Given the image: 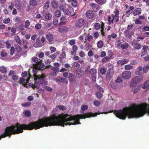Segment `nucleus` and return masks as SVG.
<instances>
[{"label":"nucleus","mask_w":149,"mask_h":149,"mask_svg":"<svg viewBox=\"0 0 149 149\" xmlns=\"http://www.w3.org/2000/svg\"><path fill=\"white\" fill-rule=\"evenodd\" d=\"M84 73V71L81 70H77L76 72V74L78 78L81 77Z\"/></svg>","instance_id":"obj_22"},{"label":"nucleus","mask_w":149,"mask_h":149,"mask_svg":"<svg viewBox=\"0 0 149 149\" xmlns=\"http://www.w3.org/2000/svg\"><path fill=\"white\" fill-rule=\"evenodd\" d=\"M90 72L92 76L96 75V74L97 73V71L96 69L92 68Z\"/></svg>","instance_id":"obj_38"},{"label":"nucleus","mask_w":149,"mask_h":149,"mask_svg":"<svg viewBox=\"0 0 149 149\" xmlns=\"http://www.w3.org/2000/svg\"><path fill=\"white\" fill-rule=\"evenodd\" d=\"M143 73L145 74L147 73L149 69V65H147L144 66L143 68Z\"/></svg>","instance_id":"obj_28"},{"label":"nucleus","mask_w":149,"mask_h":149,"mask_svg":"<svg viewBox=\"0 0 149 149\" xmlns=\"http://www.w3.org/2000/svg\"><path fill=\"white\" fill-rule=\"evenodd\" d=\"M31 77H33L30 74L29 75V77L26 79L24 78L21 77L19 79V81L18 82L19 83L21 84H23L24 87H26V84L29 81Z\"/></svg>","instance_id":"obj_6"},{"label":"nucleus","mask_w":149,"mask_h":149,"mask_svg":"<svg viewBox=\"0 0 149 149\" xmlns=\"http://www.w3.org/2000/svg\"><path fill=\"white\" fill-rule=\"evenodd\" d=\"M14 46L16 52L18 53H21L22 51V48L20 46L17 44H14Z\"/></svg>","instance_id":"obj_21"},{"label":"nucleus","mask_w":149,"mask_h":149,"mask_svg":"<svg viewBox=\"0 0 149 149\" xmlns=\"http://www.w3.org/2000/svg\"><path fill=\"white\" fill-rule=\"evenodd\" d=\"M54 14L57 17H59L61 15V13L59 10H56Z\"/></svg>","instance_id":"obj_42"},{"label":"nucleus","mask_w":149,"mask_h":149,"mask_svg":"<svg viewBox=\"0 0 149 149\" xmlns=\"http://www.w3.org/2000/svg\"><path fill=\"white\" fill-rule=\"evenodd\" d=\"M32 60L35 63V66L37 65V64L39 63V62L40 61L38 58L36 57L32 58Z\"/></svg>","instance_id":"obj_37"},{"label":"nucleus","mask_w":149,"mask_h":149,"mask_svg":"<svg viewBox=\"0 0 149 149\" xmlns=\"http://www.w3.org/2000/svg\"><path fill=\"white\" fill-rule=\"evenodd\" d=\"M103 42L101 40L98 41L97 43V47L99 48H102L103 47Z\"/></svg>","instance_id":"obj_30"},{"label":"nucleus","mask_w":149,"mask_h":149,"mask_svg":"<svg viewBox=\"0 0 149 149\" xmlns=\"http://www.w3.org/2000/svg\"><path fill=\"white\" fill-rule=\"evenodd\" d=\"M114 74V70L113 68H109L107 72L106 75V77L107 80H110Z\"/></svg>","instance_id":"obj_7"},{"label":"nucleus","mask_w":149,"mask_h":149,"mask_svg":"<svg viewBox=\"0 0 149 149\" xmlns=\"http://www.w3.org/2000/svg\"><path fill=\"white\" fill-rule=\"evenodd\" d=\"M63 12L64 13L67 15H71V12L67 9L65 10Z\"/></svg>","instance_id":"obj_58"},{"label":"nucleus","mask_w":149,"mask_h":149,"mask_svg":"<svg viewBox=\"0 0 149 149\" xmlns=\"http://www.w3.org/2000/svg\"><path fill=\"white\" fill-rule=\"evenodd\" d=\"M129 61V60L127 59H123L119 60L118 62V63H119L121 65H123L127 63Z\"/></svg>","instance_id":"obj_27"},{"label":"nucleus","mask_w":149,"mask_h":149,"mask_svg":"<svg viewBox=\"0 0 149 149\" xmlns=\"http://www.w3.org/2000/svg\"><path fill=\"white\" fill-rule=\"evenodd\" d=\"M142 70H143V67L141 66L137 68V70L135 72V73L138 75H141L142 73L141 72Z\"/></svg>","instance_id":"obj_26"},{"label":"nucleus","mask_w":149,"mask_h":149,"mask_svg":"<svg viewBox=\"0 0 149 149\" xmlns=\"http://www.w3.org/2000/svg\"><path fill=\"white\" fill-rule=\"evenodd\" d=\"M39 60L40 61L39 62V63L37 64L35 67L38 69H43L45 68V65L43 63H42V60L40 59Z\"/></svg>","instance_id":"obj_16"},{"label":"nucleus","mask_w":149,"mask_h":149,"mask_svg":"<svg viewBox=\"0 0 149 149\" xmlns=\"http://www.w3.org/2000/svg\"><path fill=\"white\" fill-rule=\"evenodd\" d=\"M68 79L70 82H72L75 80L76 77L73 74L70 73L69 74Z\"/></svg>","instance_id":"obj_23"},{"label":"nucleus","mask_w":149,"mask_h":149,"mask_svg":"<svg viewBox=\"0 0 149 149\" xmlns=\"http://www.w3.org/2000/svg\"><path fill=\"white\" fill-rule=\"evenodd\" d=\"M10 19L9 18L4 19L3 21V22L5 24H8L10 22Z\"/></svg>","instance_id":"obj_63"},{"label":"nucleus","mask_w":149,"mask_h":149,"mask_svg":"<svg viewBox=\"0 0 149 149\" xmlns=\"http://www.w3.org/2000/svg\"><path fill=\"white\" fill-rule=\"evenodd\" d=\"M35 83L34 84H32L30 83V84L29 86H31L32 88L35 89V88H39L40 84L39 81H38V80H35L34 79Z\"/></svg>","instance_id":"obj_12"},{"label":"nucleus","mask_w":149,"mask_h":149,"mask_svg":"<svg viewBox=\"0 0 149 149\" xmlns=\"http://www.w3.org/2000/svg\"><path fill=\"white\" fill-rule=\"evenodd\" d=\"M13 20L15 22L21 23L22 22V20L20 19V17H15L13 19Z\"/></svg>","instance_id":"obj_43"},{"label":"nucleus","mask_w":149,"mask_h":149,"mask_svg":"<svg viewBox=\"0 0 149 149\" xmlns=\"http://www.w3.org/2000/svg\"><path fill=\"white\" fill-rule=\"evenodd\" d=\"M46 38L49 43V44L53 43L54 42V36L52 34L48 33L46 34Z\"/></svg>","instance_id":"obj_13"},{"label":"nucleus","mask_w":149,"mask_h":149,"mask_svg":"<svg viewBox=\"0 0 149 149\" xmlns=\"http://www.w3.org/2000/svg\"><path fill=\"white\" fill-rule=\"evenodd\" d=\"M12 76V79L14 81H16L18 80V76L15 74V72L13 70H10L8 74V76Z\"/></svg>","instance_id":"obj_11"},{"label":"nucleus","mask_w":149,"mask_h":149,"mask_svg":"<svg viewBox=\"0 0 149 149\" xmlns=\"http://www.w3.org/2000/svg\"><path fill=\"white\" fill-rule=\"evenodd\" d=\"M141 13V10L140 8L136 9L133 11V15L135 16L137 15H140Z\"/></svg>","instance_id":"obj_20"},{"label":"nucleus","mask_w":149,"mask_h":149,"mask_svg":"<svg viewBox=\"0 0 149 149\" xmlns=\"http://www.w3.org/2000/svg\"><path fill=\"white\" fill-rule=\"evenodd\" d=\"M33 45L36 48L42 46V44L39 38H38L36 39V42L33 43Z\"/></svg>","instance_id":"obj_15"},{"label":"nucleus","mask_w":149,"mask_h":149,"mask_svg":"<svg viewBox=\"0 0 149 149\" xmlns=\"http://www.w3.org/2000/svg\"><path fill=\"white\" fill-rule=\"evenodd\" d=\"M85 20L83 18L79 19L75 24V26L78 28H81L84 24Z\"/></svg>","instance_id":"obj_9"},{"label":"nucleus","mask_w":149,"mask_h":149,"mask_svg":"<svg viewBox=\"0 0 149 149\" xmlns=\"http://www.w3.org/2000/svg\"><path fill=\"white\" fill-rule=\"evenodd\" d=\"M115 82L116 83H122L123 82L122 80L121 77H118L117 79L115 80Z\"/></svg>","instance_id":"obj_59"},{"label":"nucleus","mask_w":149,"mask_h":149,"mask_svg":"<svg viewBox=\"0 0 149 149\" xmlns=\"http://www.w3.org/2000/svg\"><path fill=\"white\" fill-rule=\"evenodd\" d=\"M94 105L96 106H99L100 104V102L97 100H95L93 102Z\"/></svg>","instance_id":"obj_50"},{"label":"nucleus","mask_w":149,"mask_h":149,"mask_svg":"<svg viewBox=\"0 0 149 149\" xmlns=\"http://www.w3.org/2000/svg\"><path fill=\"white\" fill-rule=\"evenodd\" d=\"M66 56V53L65 51L62 52V54L60 56V61H62V59L65 58Z\"/></svg>","instance_id":"obj_40"},{"label":"nucleus","mask_w":149,"mask_h":149,"mask_svg":"<svg viewBox=\"0 0 149 149\" xmlns=\"http://www.w3.org/2000/svg\"><path fill=\"white\" fill-rule=\"evenodd\" d=\"M45 17L46 20H49L52 19V15L51 14L48 13L45 15Z\"/></svg>","instance_id":"obj_36"},{"label":"nucleus","mask_w":149,"mask_h":149,"mask_svg":"<svg viewBox=\"0 0 149 149\" xmlns=\"http://www.w3.org/2000/svg\"><path fill=\"white\" fill-rule=\"evenodd\" d=\"M35 27L36 29L39 30L42 27V24H40L38 23L35 25Z\"/></svg>","instance_id":"obj_56"},{"label":"nucleus","mask_w":149,"mask_h":149,"mask_svg":"<svg viewBox=\"0 0 149 149\" xmlns=\"http://www.w3.org/2000/svg\"><path fill=\"white\" fill-rule=\"evenodd\" d=\"M0 71L2 73L6 74L7 72V70L5 67L2 66L0 67Z\"/></svg>","instance_id":"obj_29"},{"label":"nucleus","mask_w":149,"mask_h":149,"mask_svg":"<svg viewBox=\"0 0 149 149\" xmlns=\"http://www.w3.org/2000/svg\"><path fill=\"white\" fill-rule=\"evenodd\" d=\"M113 111V110H111L108 112L102 113H84L83 115L77 114L73 116L63 113L56 116L55 114H54L53 115V126L58 125L64 127L65 125L67 126L80 124L79 122V119H80L94 117L99 114H107L108 113H112Z\"/></svg>","instance_id":"obj_1"},{"label":"nucleus","mask_w":149,"mask_h":149,"mask_svg":"<svg viewBox=\"0 0 149 149\" xmlns=\"http://www.w3.org/2000/svg\"><path fill=\"white\" fill-rule=\"evenodd\" d=\"M14 3L13 2H11L10 3V4L8 6V8L10 10H12L14 8Z\"/></svg>","instance_id":"obj_57"},{"label":"nucleus","mask_w":149,"mask_h":149,"mask_svg":"<svg viewBox=\"0 0 149 149\" xmlns=\"http://www.w3.org/2000/svg\"><path fill=\"white\" fill-rule=\"evenodd\" d=\"M33 76L34 77L35 80H38L40 84L42 86H45L47 84V82L45 80V76L44 74H42V75H37L36 73H34Z\"/></svg>","instance_id":"obj_4"},{"label":"nucleus","mask_w":149,"mask_h":149,"mask_svg":"<svg viewBox=\"0 0 149 149\" xmlns=\"http://www.w3.org/2000/svg\"><path fill=\"white\" fill-rule=\"evenodd\" d=\"M69 44L71 45H73L75 44V40L72 39L69 41Z\"/></svg>","instance_id":"obj_60"},{"label":"nucleus","mask_w":149,"mask_h":149,"mask_svg":"<svg viewBox=\"0 0 149 149\" xmlns=\"http://www.w3.org/2000/svg\"><path fill=\"white\" fill-rule=\"evenodd\" d=\"M148 47L147 46H144L141 50V56H143L146 54L147 52V49Z\"/></svg>","instance_id":"obj_25"},{"label":"nucleus","mask_w":149,"mask_h":149,"mask_svg":"<svg viewBox=\"0 0 149 149\" xmlns=\"http://www.w3.org/2000/svg\"><path fill=\"white\" fill-rule=\"evenodd\" d=\"M131 76V73L130 71H126L123 72L122 74V78L125 79H130Z\"/></svg>","instance_id":"obj_8"},{"label":"nucleus","mask_w":149,"mask_h":149,"mask_svg":"<svg viewBox=\"0 0 149 149\" xmlns=\"http://www.w3.org/2000/svg\"><path fill=\"white\" fill-rule=\"evenodd\" d=\"M71 65L72 67L71 68H79L80 66V64L77 62H74L72 63Z\"/></svg>","instance_id":"obj_35"},{"label":"nucleus","mask_w":149,"mask_h":149,"mask_svg":"<svg viewBox=\"0 0 149 149\" xmlns=\"http://www.w3.org/2000/svg\"><path fill=\"white\" fill-rule=\"evenodd\" d=\"M53 24L55 25L56 26L57 25V24L58 23V20L56 18H54L53 19Z\"/></svg>","instance_id":"obj_64"},{"label":"nucleus","mask_w":149,"mask_h":149,"mask_svg":"<svg viewBox=\"0 0 149 149\" xmlns=\"http://www.w3.org/2000/svg\"><path fill=\"white\" fill-rule=\"evenodd\" d=\"M146 113L149 114V104L146 103L139 105L133 104L130 107L118 110V118L123 120L125 119L127 116L129 118H137Z\"/></svg>","instance_id":"obj_2"},{"label":"nucleus","mask_w":149,"mask_h":149,"mask_svg":"<svg viewBox=\"0 0 149 149\" xmlns=\"http://www.w3.org/2000/svg\"><path fill=\"white\" fill-rule=\"evenodd\" d=\"M0 54L1 57H4L7 56V54L3 52V51H1L0 53Z\"/></svg>","instance_id":"obj_61"},{"label":"nucleus","mask_w":149,"mask_h":149,"mask_svg":"<svg viewBox=\"0 0 149 149\" xmlns=\"http://www.w3.org/2000/svg\"><path fill=\"white\" fill-rule=\"evenodd\" d=\"M29 4L33 6H36L37 4V1L36 0H31L29 2Z\"/></svg>","instance_id":"obj_34"},{"label":"nucleus","mask_w":149,"mask_h":149,"mask_svg":"<svg viewBox=\"0 0 149 149\" xmlns=\"http://www.w3.org/2000/svg\"><path fill=\"white\" fill-rule=\"evenodd\" d=\"M88 109V106L87 105H82L81 106V109L82 111H85Z\"/></svg>","instance_id":"obj_51"},{"label":"nucleus","mask_w":149,"mask_h":149,"mask_svg":"<svg viewBox=\"0 0 149 149\" xmlns=\"http://www.w3.org/2000/svg\"><path fill=\"white\" fill-rule=\"evenodd\" d=\"M109 57L108 56H106L103 58L102 61V63H104L107 62L109 59Z\"/></svg>","instance_id":"obj_49"},{"label":"nucleus","mask_w":149,"mask_h":149,"mask_svg":"<svg viewBox=\"0 0 149 149\" xmlns=\"http://www.w3.org/2000/svg\"><path fill=\"white\" fill-rule=\"evenodd\" d=\"M52 6L54 9H56L58 7V2L56 1H53L52 2Z\"/></svg>","instance_id":"obj_32"},{"label":"nucleus","mask_w":149,"mask_h":149,"mask_svg":"<svg viewBox=\"0 0 149 149\" xmlns=\"http://www.w3.org/2000/svg\"><path fill=\"white\" fill-rule=\"evenodd\" d=\"M60 22L58 24V25H65L66 24L67 22L66 21V17L65 16H62L60 19Z\"/></svg>","instance_id":"obj_18"},{"label":"nucleus","mask_w":149,"mask_h":149,"mask_svg":"<svg viewBox=\"0 0 149 149\" xmlns=\"http://www.w3.org/2000/svg\"><path fill=\"white\" fill-rule=\"evenodd\" d=\"M143 77L142 76H137L132 78V82L130 84V86L132 87L136 86L138 82H139L143 80Z\"/></svg>","instance_id":"obj_5"},{"label":"nucleus","mask_w":149,"mask_h":149,"mask_svg":"<svg viewBox=\"0 0 149 149\" xmlns=\"http://www.w3.org/2000/svg\"><path fill=\"white\" fill-rule=\"evenodd\" d=\"M7 78V76L5 75H0V81L5 80Z\"/></svg>","instance_id":"obj_48"},{"label":"nucleus","mask_w":149,"mask_h":149,"mask_svg":"<svg viewBox=\"0 0 149 149\" xmlns=\"http://www.w3.org/2000/svg\"><path fill=\"white\" fill-rule=\"evenodd\" d=\"M94 27L96 30H99L100 28L104 27V24L102 22H100V23H94Z\"/></svg>","instance_id":"obj_10"},{"label":"nucleus","mask_w":149,"mask_h":149,"mask_svg":"<svg viewBox=\"0 0 149 149\" xmlns=\"http://www.w3.org/2000/svg\"><path fill=\"white\" fill-rule=\"evenodd\" d=\"M52 24L51 23H47L45 27L46 28L48 29V30H50L52 29L53 28V27H51Z\"/></svg>","instance_id":"obj_46"},{"label":"nucleus","mask_w":149,"mask_h":149,"mask_svg":"<svg viewBox=\"0 0 149 149\" xmlns=\"http://www.w3.org/2000/svg\"><path fill=\"white\" fill-rule=\"evenodd\" d=\"M141 44L136 43L134 45V49L139 50L141 49Z\"/></svg>","instance_id":"obj_33"},{"label":"nucleus","mask_w":149,"mask_h":149,"mask_svg":"<svg viewBox=\"0 0 149 149\" xmlns=\"http://www.w3.org/2000/svg\"><path fill=\"white\" fill-rule=\"evenodd\" d=\"M58 31L61 33L66 32L69 30V29L65 26H62L58 29Z\"/></svg>","instance_id":"obj_17"},{"label":"nucleus","mask_w":149,"mask_h":149,"mask_svg":"<svg viewBox=\"0 0 149 149\" xmlns=\"http://www.w3.org/2000/svg\"><path fill=\"white\" fill-rule=\"evenodd\" d=\"M23 113L26 116L28 117L30 116L31 115V113L29 111H24Z\"/></svg>","instance_id":"obj_54"},{"label":"nucleus","mask_w":149,"mask_h":149,"mask_svg":"<svg viewBox=\"0 0 149 149\" xmlns=\"http://www.w3.org/2000/svg\"><path fill=\"white\" fill-rule=\"evenodd\" d=\"M14 38L16 42L18 43L20 45H21V41L19 36H15L14 37Z\"/></svg>","instance_id":"obj_31"},{"label":"nucleus","mask_w":149,"mask_h":149,"mask_svg":"<svg viewBox=\"0 0 149 149\" xmlns=\"http://www.w3.org/2000/svg\"><path fill=\"white\" fill-rule=\"evenodd\" d=\"M56 107L58 108L60 110H61L62 111H64L66 110L67 108L63 105H58Z\"/></svg>","instance_id":"obj_39"},{"label":"nucleus","mask_w":149,"mask_h":149,"mask_svg":"<svg viewBox=\"0 0 149 149\" xmlns=\"http://www.w3.org/2000/svg\"><path fill=\"white\" fill-rule=\"evenodd\" d=\"M110 84L111 87L113 89H116L117 87V84L113 82H111Z\"/></svg>","instance_id":"obj_41"},{"label":"nucleus","mask_w":149,"mask_h":149,"mask_svg":"<svg viewBox=\"0 0 149 149\" xmlns=\"http://www.w3.org/2000/svg\"><path fill=\"white\" fill-rule=\"evenodd\" d=\"M121 48L122 49H127L129 45L128 43H125L124 44H122V45Z\"/></svg>","instance_id":"obj_55"},{"label":"nucleus","mask_w":149,"mask_h":149,"mask_svg":"<svg viewBox=\"0 0 149 149\" xmlns=\"http://www.w3.org/2000/svg\"><path fill=\"white\" fill-rule=\"evenodd\" d=\"M95 1L97 3L101 4H103L106 2V1L104 0H95Z\"/></svg>","instance_id":"obj_45"},{"label":"nucleus","mask_w":149,"mask_h":149,"mask_svg":"<svg viewBox=\"0 0 149 149\" xmlns=\"http://www.w3.org/2000/svg\"><path fill=\"white\" fill-rule=\"evenodd\" d=\"M77 0H74L72 2V5L74 7H76L77 5Z\"/></svg>","instance_id":"obj_47"},{"label":"nucleus","mask_w":149,"mask_h":149,"mask_svg":"<svg viewBox=\"0 0 149 149\" xmlns=\"http://www.w3.org/2000/svg\"><path fill=\"white\" fill-rule=\"evenodd\" d=\"M133 68V66L130 65H126L125 66V69L127 70L132 69Z\"/></svg>","instance_id":"obj_44"},{"label":"nucleus","mask_w":149,"mask_h":149,"mask_svg":"<svg viewBox=\"0 0 149 149\" xmlns=\"http://www.w3.org/2000/svg\"><path fill=\"white\" fill-rule=\"evenodd\" d=\"M15 48L13 47H11L10 49V54L11 55H13L15 52Z\"/></svg>","instance_id":"obj_52"},{"label":"nucleus","mask_w":149,"mask_h":149,"mask_svg":"<svg viewBox=\"0 0 149 149\" xmlns=\"http://www.w3.org/2000/svg\"><path fill=\"white\" fill-rule=\"evenodd\" d=\"M57 80L58 81L63 82L65 81V79L64 78L61 77H58Z\"/></svg>","instance_id":"obj_62"},{"label":"nucleus","mask_w":149,"mask_h":149,"mask_svg":"<svg viewBox=\"0 0 149 149\" xmlns=\"http://www.w3.org/2000/svg\"><path fill=\"white\" fill-rule=\"evenodd\" d=\"M30 22L29 20H27L25 22V24L24 25V27L25 28H28L30 25Z\"/></svg>","instance_id":"obj_53"},{"label":"nucleus","mask_w":149,"mask_h":149,"mask_svg":"<svg viewBox=\"0 0 149 149\" xmlns=\"http://www.w3.org/2000/svg\"><path fill=\"white\" fill-rule=\"evenodd\" d=\"M133 32L126 30L124 32V34L125 37L128 38H131Z\"/></svg>","instance_id":"obj_19"},{"label":"nucleus","mask_w":149,"mask_h":149,"mask_svg":"<svg viewBox=\"0 0 149 149\" xmlns=\"http://www.w3.org/2000/svg\"><path fill=\"white\" fill-rule=\"evenodd\" d=\"M94 13L93 11L91 10H88L86 13V16L89 19L92 18L94 16Z\"/></svg>","instance_id":"obj_14"},{"label":"nucleus","mask_w":149,"mask_h":149,"mask_svg":"<svg viewBox=\"0 0 149 149\" xmlns=\"http://www.w3.org/2000/svg\"><path fill=\"white\" fill-rule=\"evenodd\" d=\"M114 14L109 15L108 17V21L109 25L113 24V23L118 22L119 20V12L117 9H115L113 12Z\"/></svg>","instance_id":"obj_3"},{"label":"nucleus","mask_w":149,"mask_h":149,"mask_svg":"<svg viewBox=\"0 0 149 149\" xmlns=\"http://www.w3.org/2000/svg\"><path fill=\"white\" fill-rule=\"evenodd\" d=\"M142 88L143 89H149V80H146L144 82L142 86Z\"/></svg>","instance_id":"obj_24"}]
</instances>
